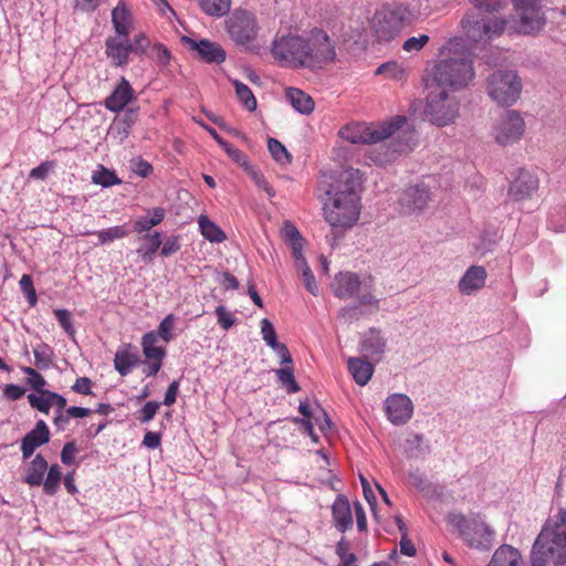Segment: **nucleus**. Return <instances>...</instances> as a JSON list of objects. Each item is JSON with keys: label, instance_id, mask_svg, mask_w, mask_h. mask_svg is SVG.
<instances>
[{"label": "nucleus", "instance_id": "55", "mask_svg": "<svg viewBox=\"0 0 566 566\" xmlns=\"http://www.w3.org/2000/svg\"><path fill=\"white\" fill-rule=\"evenodd\" d=\"M216 315H217L219 325L223 329H229L235 322L233 314L230 313L229 311H227V308L222 305H220L216 308Z\"/></svg>", "mask_w": 566, "mask_h": 566}, {"label": "nucleus", "instance_id": "53", "mask_svg": "<svg viewBox=\"0 0 566 566\" xmlns=\"http://www.w3.org/2000/svg\"><path fill=\"white\" fill-rule=\"evenodd\" d=\"M176 317L174 314H168L159 324L158 326V335L163 338L166 343L170 342L172 339L171 329L175 325Z\"/></svg>", "mask_w": 566, "mask_h": 566}, {"label": "nucleus", "instance_id": "14", "mask_svg": "<svg viewBox=\"0 0 566 566\" xmlns=\"http://www.w3.org/2000/svg\"><path fill=\"white\" fill-rule=\"evenodd\" d=\"M413 405L410 398L402 394H395L386 399V413L394 424H403L412 416Z\"/></svg>", "mask_w": 566, "mask_h": 566}, {"label": "nucleus", "instance_id": "2", "mask_svg": "<svg viewBox=\"0 0 566 566\" xmlns=\"http://www.w3.org/2000/svg\"><path fill=\"white\" fill-rule=\"evenodd\" d=\"M361 176L359 170L348 168L340 171L326 191L323 211L333 228L354 227L361 211Z\"/></svg>", "mask_w": 566, "mask_h": 566}, {"label": "nucleus", "instance_id": "31", "mask_svg": "<svg viewBox=\"0 0 566 566\" xmlns=\"http://www.w3.org/2000/svg\"><path fill=\"white\" fill-rule=\"evenodd\" d=\"M282 238L290 245L293 258L303 255L304 239L297 228L290 221H286L282 227Z\"/></svg>", "mask_w": 566, "mask_h": 566}, {"label": "nucleus", "instance_id": "27", "mask_svg": "<svg viewBox=\"0 0 566 566\" xmlns=\"http://www.w3.org/2000/svg\"><path fill=\"white\" fill-rule=\"evenodd\" d=\"M285 96L291 105L302 114H311L315 108L314 99L300 88H286Z\"/></svg>", "mask_w": 566, "mask_h": 566}, {"label": "nucleus", "instance_id": "58", "mask_svg": "<svg viewBox=\"0 0 566 566\" xmlns=\"http://www.w3.org/2000/svg\"><path fill=\"white\" fill-rule=\"evenodd\" d=\"M133 171L140 177H148L153 172V166L143 158L132 160Z\"/></svg>", "mask_w": 566, "mask_h": 566}, {"label": "nucleus", "instance_id": "38", "mask_svg": "<svg viewBox=\"0 0 566 566\" xmlns=\"http://www.w3.org/2000/svg\"><path fill=\"white\" fill-rule=\"evenodd\" d=\"M198 223L200 227L201 234L203 235L205 239L209 240L210 242L217 243L226 240L224 232L208 217L200 216Z\"/></svg>", "mask_w": 566, "mask_h": 566}, {"label": "nucleus", "instance_id": "46", "mask_svg": "<svg viewBox=\"0 0 566 566\" xmlns=\"http://www.w3.org/2000/svg\"><path fill=\"white\" fill-rule=\"evenodd\" d=\"M93 182L103 187H109L120 184V180L113 171L102 167L99 171L94 174Z\"/></svg>", "mask_w": 566, "mask_h": 566}, {"label": "nucleus", "instance_id": "7", "mask_svg": "<svg viewBox=\"0 0 566 566\" xmlns=\"http://www.w3.org/2000/svg\"><path fill=\"white\" fill-rule=\"evenodd\" d=\"M405 123V117H398L395 122L379 126H369L365 123H350L343 126L338 135L342 139L352 144H376L389 138Z\"/></svg>", "mask_w": 566, "mask_h": 566}, {"label": "nucleus", "instance_id": "47", "mask_svg": "<svg viewBox=\"0 0 566 566\" xmlns=\"http://www.w3.org/2000/svg\"><path fill=\"white\" fill-rule=\"evenodd\" d=\"M19 285L22 293L25 295L30 306H35L38 297L35 289L33 286L32 277L29 274H23L19 282Z\"/></svg>", "mask_w": 566, "mask_h": 566}, {"label": "nucleus", "instance_id": "63", "mask_svg": "<svg viewBox=\"0 0 566 566\" xmlns=\"http://www.w3.org/2000/svg\"><path fill=\"white\" fill-rule=\"evenodd\" d=\"M179 250H180L179 238L170 237L164 242L160 253L164 256H169V255L175 254Z\"/></svg>", "mask_w": 566, "mask_h": 566}, {"label": "nucleus", "instance_id": "48", "mask_svg": "<svg viewBox=\"0 0 566 566\" xmlns=\"http://www.w3.org/2000/svg\"><path fill=\"white\" fill-rule=\"evenodd\" d=\"M480 13L499 12L503 8V0H470Z\"/></svg>", "mask_w": 566, "mask_h": 566}, {"label": "nucleus", "instance_id": "21", "mask_svg": "<svg viewBox=\"0 0 566 566\" xmlns=\"http://www.w3.org/2000/svg\"><path fill=\"white\" fill-rule=\"evenodd\" d=\"M486 270L481 265H471L459 281L458 289L463 295H470L485 285Z\"/></svg>", "mask_w": 566, "mask_h": 566}, {"label": "nucleus", "instance_id": "5", "mask_svg": "<svg viewBox=\"0 0 566 566\" xmlns=\"http://www.w3.org/2000/svg\"><path fill=\"white\" fill-rule=\"evenodd\" d=\"M474 74L470 54L460 52L439 61L433 69L432 77L438 88H461L473 80Z\"/></svg>", "mask_w": 566, "mask_h": 566}, {"label": "nucleus", "instance_id": "30", "mask_svg": "<svg viewBox=\"0 0 566 566\" xmlns=\"http://www.w3.org/2000/svg\"><path fill=\"white\" fill-rule=\"evenodd\" d=\"M203 128L213 137V139L223 148V150L228 154V156L239 166L249 169V159L248 156L238 148H234L230 143L224 140L216 129L203 125Z\"/></svg>", "mask_w": 566, "mask_h": 566}, {"label": "nucleus", "instance_id": "62", "mask_svg": "<svg viewBox=\"0 0 566 566\" xmlns=\"http://www.w3.org/2000/svg\"><path fill=\"white\" fill-rule=\"evenodd\" d=\"M154 51L156 53L157 63L160 66H167L171 59V55H170V52L168 51V49L165 45L157 43L154 45Z\"/></svg>", "mask_w": 566, "mask_h": 566}, {"label": "nucleus", "instance_id": "50", "mask_svg": "<svg viewBox=\"0 0 566 566\" xmlns=\"http://www.w3.org/2000/svg\"><path fill=\"white\" fill-rule=\"evenodd\" d=\"M54 316L61 327L64 329V332L71 336L74 337L75 335V328L72 323V316L71 313L67 310H54Z\"/></svg>", "mask_w": 566, "mask_h": 566}, {"label": "nucleus", "instance_id": "61", "mask_svg": "<svg viewBox=\"0 0 566 566\" xmlns=\"http://www.w3.org/2000/svg\"><path fill=\"white\" fill-rule=\"evenodd\" d=\"M92 380L87 377H80L72 386V390L76 394L92 395Z\"/></svg>", "mask_w": 566, "mask_h": 566}, {"label": "nucleus", "instance_id": "3", "mask_svg": "<svg viewBox=\"0 0 566 566\" xmlns=\"http://www.w3.org/2000/svg\"><path fill=\"white\" fill-rule=\"evenodd\" d=\"M530 563L531 566L566 564V507H559L543 524L533 543Z\"/></svg>", "mask_w": 566, "mask_h": 566}, {"label": "nucleus", "instance_id": "33", "mask_svg": "<svg viewBox=\"0 0 566 566\" xmlns=\"http://www.w3.org/2000/svg\"><path fill=\"white\" fill-rule=\"evenodd\" d=\"M148 216L140 217L134 222V231L138 233H143L149 231L151 228L160 224L166 216V211L164 208L156 207L148 210Z\"/></svg>", "mask_w": 566, "mask_h": 566}, {"label": "nucleus", "instance_id": "45", "mask_svg": "<svg viewBox=\"0 0 566 566\" xmlns=\"http://www.w3.org/2000/svg\"><path fill=\"white\" fill-rule=\"evenodd\" d=\"M95 234L98 238V244H106L115 240L126 238L128 235V231L124 226H116L97 231Z\"/></svg>", "mask_w": 566, "mask_h": 566}, {"label": "nucleus", "instance_id": "25", "mask_svg": "<svg viewBox=\"0 0 566 566\" xmlns=\"http://www.w3.org/2000/svg\"><path fill=\"white\" fill-rule=\"evenodd\" d=\"M112 23L117 35L129 36L133 29V14L123 1L112 10Z\"/></svg>", "mask_w": 566, "mask_h": 566}, {"label": "nucleus", "instance_id": "39", "mask_svg": "<svg viewBox=\"0 0 566 566\" xmlns=\"http://www.w3.org/2000/svg\"><path fill=\"white\" fill-rule=\"evenodd\" d=\"M295 265L296 269L302 272L303 282L305 285V289L313 295H317L318 287L315 282L314 274L310 268V265L306 262V259L304 255H301L298 258H295Z\"/></svg>", "mask_w": 566, "mask_h": 566}, {"label": "nucleus", "instance_id": "20", "mask_svg": "<svg viewBox=\"0 0 566 566\" xmlns=\"http://www.w3.org/2000/svg\"><path fill=\"white\" fill-rule=\"evenodd\" d=\"M401 205L411 211L422 210L431 201V192L424 185H415L408 187L401 198Z\"/></svg>", "mask_w": 566, "mask_h": 566}, {"label": "nucleus", "instance_id": "28", "mask_svg": "<svg viewBox=\"0 0 566 566\" xmlns=\"http://www.w3.org/2000/svg\"><path fill=\"white\" fill-rule=\"evenodd\" d=\"M348 369L359 386H365L374 374V366L367 360L350 357L347 360Z\"/></svg>", "mask_w": 566, "mask_h": 566}, {"label": "nucleus", "instance_id": "56", "mask_svg": "<svg viewBox=\"0 0 566 566\" xmlns=\"http://www.w3.org/2000/svg\"><path fill=\"white\" fill-rule=\"evenodd\" d=\"M159 409V403L156 401H148L146 405L138 411V420L143 423L150 421Z\"/></svg>", "mask_w": 566, "mask_h": 566}, {"label": "nucleus", "instance_id": "59", "mask_svg": "<svg viewBox=\"0 0 566 566\" xmlns=\"http://www.w3.org/2000/svg\"><path fill=\"white\" fill-rule=\"evenodd\" d=\"M76 452L77 448L75 442H66L61 451V461L66 465L73 464L75 461Z\"/></svg>", "mask_w": 566, "mask_h": 566}, {"label": "nucleus", "instance_id": "19", "mask_svg": "<svg viewBox=\"0 0 566 566\" xmlns=\"http://www.w3.org/2000/svg\"><path fill=\"white\" fill-rule=\"evenodd\" d=\"M360 286L359 276L353 272H339L331 285L333 294L340 300L356 295Z\"/></svg>", "mask_w": 566, "mask_h": 566}, {"label": "nucleus", "instance_id": "35", "mask_svg": "<svg viewBox=\"0 0 566 566\" xmlns=\"http://www.w3.org/2000/svg\"><path fill=\"white\" fill-rule=\"evenodd\" d=\"M34 366L39 370H48L53 365L54 352L46 343H39L33 347Z\"/></svg>", "mask_w": 566, "mask_h": 566}, {"label": "nucleus", "instance_id": "10", "mask_svg": "<svg viewBox=\"0 0 566 566\" xmlns=\"http://www.w3.org/2000/svg\"><path fill=\"white\" fill-rule=\"evenodd\" d=\"M482 13H469L462 19L465 35L473 42L489 41L499 36L506 25V21L496 15L481 17Z\"/></svg>", "mask_w": 566, "mask_h": 566}, {"label": "nucleus", "instance_id": "13", "mask_svg": "<svg viewBox=\"0 0 566 566\" xmlns=\"http://www.w3.org/2000/svg\"><path fill=\"white\" fill-rule=\"evenodd\" d=\"M182 43L191 51L197 52L198 56L207 63H222L226 60V51L217 42L209 40H195L190 36H184Z\"/></svg>", "mask_w": 566, "mask_h": 566}, {"label": "nucleus", "instance_id": "42", "mask_svg": "<svg viewBox=\"0 0 566 566\" xmlns=\"http://www.w3.org/2000/svg\"><path fill=\"white\" fill-rule=\"evenodd\" d=\"M48 474L45 480L43 479V491L48 495H54L60 486V482L62 479V471L59 464H52L50 468L48 467Z\"/></svg>", "mask_w": 566, "mask_h": 566}, {"label": "nucleus", "instance_id": "29", "mask_svg": "<svg viewBox=\"0 0 566 566\" xmlns=\"http://www.w3.org/2000/svg\"><path fill=\"white\" fill-rule=\"evenodd\" d=\"M385 347L386 339L382 337L380 331L376 328H370L360 342L361 352L369 356L382 354Z\"/></svg>", "mask_w": 566, "mask_h": 566}, {"label": "nucleus", "instance_id": "18", "mask_svg": "<svg viewBox=\"0 0 566 566\" xmlns=\"http://www.w3.org/2000/svg\"><path fill=\"white\" fill-rule=\"evenodd\" d=\"M105 53L114 66H123L128 63L133 46L128 38L109 36L105 42Z\"/></svg>", "mask_w": 566, "mask_h": 566}, {"label": "nucleus", "instance_id": "34", "mask_svg": "<svg viewBox=\"0 0 566 566\" xmlns=\"http://www.w3.org/2000/svg\"><path fill=\"white\" fill-rule=\"evenodd\" d=\"M138 361L139 356L137 353L129 352L128 349H119L114 357V367L120 376H126Z\"/></svg>", "mask_w": 566, "mask_h": 566}, {"label": "nucleus", "instance_id": "49", "mask_svg": "<svg viewBox=\"0 0 566 566\" xmlns=\"http://www.w3.org/2000/svg\"><path fill=\"white\" fill-rule=\"evenodd\" d=\"M28 401L33 409L45 415L50 412L52 407V402L46 395L36 396L34 394H29Z\"/></svg>", "mask_w": 566, "mask_h": 566}, {"label": "nucleus", "instance_id": "16", "mask_svg": "<svg viewBox=\"0 0 566 566\" xmlns=\"http://www.w3.org/2000/svg\"><path fill=\"white\" fill-rule=\"evenodd\" d=\"M135 99V90L129 81L122 76L114 91L105 98L104 106L109 112L119 113Z\"/></svg>", "mask_w": 566, "mask_h": 566}, {"label": "nucleus", "instance_id": "17", "mask_svg": "<svg viewBox=\"0 0 566 566\" xmlns=\"http://www.w3.org/2000/svg\"><path fill=\"white\" fill-rule=\"evenodd\" d=\"M51 433L44 420L36 421L34 428L21 440V452L23 460L29 459L35 449L50 441Z\"/></svg>", "mask_w": 566, "mask_h": 566}, {"label": "nucleus", "instance_id": "12", "mask_svg": "<svg viewBox=\"0 0 566 566\" xmlns=\"http://www.w3.org/2000/svg\"><path fill=\"white\" fill-rule=\"evenodd\" d=\"M525 128L522 115L517 111L511 109L499 118L493 128V136L499 145H512L523 137Z\"/></svg>", "mask_w": 566, "mask_h": 566}, {"label": "nucleus", "instance_id": "24", "mask_svg": "<svg viewBox=\"0 0 566 566\" xmlns=\"http://www.w3.org/2000/svg\"><path fill=\"white\" fill-rule=\"evenodd\" d=\"M488 566H525V563L517 548L503 544L495 549Z\"/></svg>", "mask_w": 566, "mask_h": 566}, {"label": "nucleus", "instance_id": "9", "mask_svg": "<svg viewBox=\"0 0 566 566\" xmlns=\"http://www.w3.org/2000/svg\"><path fill=\"white\" fill-rule=\"evenodd\" d=\"M522 83L513 71H500L493 73L488 81L490 97L500 105H512L521 95Z\"/></svg>", "mask_w": 566, "mask_h": 566}, {"label": "nucleus", "instance_id": "52", "mask_svg": "<svg viewBox=\"0 0 566 566\" xmlns=\"http://www.w3.org/2000/svg\"><path fill=\"white\" fill-rule=\"evenodd\" d=\"M429 40L430 39L427 34H420L419 36H411V38H408L403 42L402 49L406 52H413V51L418 52L428 44Z\"/></svg>", "mask_w": 566, "mask_h": 566}, {"label": "nucleus", "instance_id": "60", "mask_svg": "<svg viewBox=\"0 0 566 566\" xmlns=\"http://www.w3.org/2000/svg\"><path fill=\"white\" fill-rule=\"evenodd\" d=\"M24 394L25 389L14 384L6 385L3 388V396L10 401L21 399L24 396Z\"/></svg>", "mask_w": 566, "mask_h": 566}, {"label": "nucleus", "instance_id": "40", "mask_svg": "<svg viewBox=\"0 0 566 566\" xmlns=\"http://www.w3.org/2000/svg\"><path fill=\"white\" fill-rule=\"evenodd\" d=\"M20 370L27 376L25 384L39 395H43L44 391H49L44 388L46 380L39 373V369L29 366H21Z\"/></svg>", "mask_w": 566, "mask_h": 566}, {"label": "nucleus", "instance_id": "8", "mask_svg": "<svg viewBox=\"0 0 566 566\" xmlns=\"http://www.w3.org/2000/svg\"><path fill=\"white\" fill-rule=\"evenodd\" d=\"M226 30L237 45L251 51L259 48L256 40L260 27L254 13L235 9L226 20Z\"/></svg>", "mask_w": 566, "mask_h": 566}, {"label": "nucleus", "instance_id": "1", "mask_svg": "<svg viewBox=\"0 0 566 566\" xmlns=\"http://www.w3.org/2000/svg\"><path fill=\"white\" fill-rule=\"evenodd\" d=\"M274 62L284 69L319 72L336 61V42L322 28L305 34L276 33L270 45Z\"/></svg>", "mask_w": 566, "mask_h": 566}, {"label": "nucleus", "instance_id": "57", "mask_svg": "<svg viewBox=\"0 0 566 566\" xmlns=\"http://www.w3.org/2000/svg\"><path fill=\"white\" fill-rule=\"evenodd\" d=\"M130 43L133 46V53L145 54L150 45V40L145 33L140 32L137 35H135L133 42Z\"/></svg>", "mask_w": 566, "mask_h": 566}, {"label": "nucleus", "instance_id": "51", "mask_svg": "<svg viewBox=\"0 0 566 566\" xmlns=\"http://www.w3.org/2000/svg\"><path fill=\"white\" fill-rule=\"evenodd\" d=\"M261 334H262L263 340L271 348L279 343L277 338H276V333H275L274 326L268 318H263L261 321Z\"/></svg>", "mask_w": 566, "mask_h": 566}, {"label": "nucleus", "instance_id": "23", "mask_svg": "<svg viewBox=\"0 0 566 566\" xmlns=\"http://www.w3.org/2000/svg\"><path fill=\"white\" fill-rule=\"evenodd\" d=\"M494 533L484 524H473L462 531V538L470 547L488 548L493 541Z\"/></svg>", "mask_w": 566, "mask_h": 566}, {"label": "nucleus", "instance_id": "43", "mask_svg": "<svg viewBox=\"0 0 566 566\" xmlns=\"http://www.w3.org/2000/svg\"><path fill=\"white\" fill-rule=\"evenodd\" d=\"M232 84L235 88V94L239 101L248 111H254L256 108V98L250 87L239 80H232Z\"/></svg>", "mask_w": 566, "mask_h": 566}, {"label": "nucleus", "instance_id": "15", "mask_svg": "<svg viewBox=\"0 0 566 566\" xmlns=\"http://www.w3.org/2000/svg\"><path fill=\"white\" fill-rule=\"evenodd\" d=\"M538 186L539 180L534 174L521 169L509 187V196L515 201H522L531 198L537 191Z\"/></svg>", "mask_w": 566, "mask_h": 566}, {"label": "nucleus", "instance_id": "32", "mask_svg": "<svg viewBox=\"0 0 566 566\" xmlns=\"http://www.w3.org/2000/svg\"><path fill=\"white\" fill-rule=\"evenodd\" d=\"M376 75H381L386 80L395 82H406L408 78V70L397 61H389L380 64L375 71Z\"/></svg>", "mask_w": 566, "mask_h": 566}, {"label": "nucleus", "instance_id": "6", "mask_svg": "<svg viewBox=\"0 0 566 566\" xmlns=\"http://www.w3.org/2000/svg\"><path fill=\"white\" fill-rule=\"evenodd\" d=\"M460 112V102L444 88H431L426 97L424 117L438 127L454 123Z\"/></svg>", "mask_w": 566, "mask_h": 566}, {"label": "nucleus", "instance_id": "4", "mask_svg": "<svg viewBox=\"0 0 566 566\" xmlns=\"http://www.w3.org/2000/svg\"><path fill=\"white\" fill-rule=\"evenodd\" d=\"M417 20L410 6L398 3L382 6L371 19V29L380 42H389L400 34L405 27Z\"/></svg>", "mask_w": 566, "mask_h": 566}, {"label": "nucleus", "instance_id": "36", "mask_svg": "<svg viewBox=\"0 0 566 566\" xmlns=\"http://www.w3.org/2000/svg\"><path fill=\"white\" fill-rule=\"evenodd\" d=\"M144 240H147L149 243L147 245H142L137 249L138 255L145 262H151L155 253L163 244L161 234L158 231H154L151 233H146L143 237Z\"/></svg>", "mask_w": 566, "mask_h": 566}, {"label": "nucleus", "instance_id": "22", "mask_svg": "<svg viewBox=\"0 0 566 566\" xmlns=\"http://www.w3.org/2000/svg\"><path fill=\"white\" fill-rule=\"evenodd\" d=\"M332 516L335 527L345 533L353 526L350 504L344 495H337L332 505Z\"/></svg>", "mask_w": 566, "mask_h": 566}, {"label": "nucleus", "instance_id": "11", "mask_svg": "<svg viewBox=\"0 0 566 566\" xmlns=\"http://www.w3.org/2000/svg\"><path fill=\"white\" fill-rule=\"evenodd\" d=\"M518 18L515 30L523 34H534L539 32L546 18L543 11V0H511Z\"/></svg>", "mask_w": 566, "mask_h": 566}, {"label": "nucleus", "instance_id": "44", "mask_svg": "<svg viewBox=\"0 0 566 566\" xmlns=\"http://www.w3.org/2000/svg\"><path fill=\"white\" fill-rule=\"evenodd\" d=\"M268 149L275 161L281 165L290 164L292 156L285 148V146L277 139L270 137L268 139Z\"/></svg>", "mask_w": 566, "mask_h": 566}, {"label": "nucleus", "instance_id": "26", "mask_svg": "<svg viewBox=\"0 0 566 566\" xmlns=\"http://www.w3.org/2000/svg\"><path fill=\"white\" fill-rule=\"evenodd\" d=\"M48 470V461L38 453L27 465L22 482L30 486H40Z\"/></svg>", "mask_w": 566, "mask_h": 566}, {"label": "nucleus", "instance_id": "54", "mask_svg": "<svg viewBox=\"0 0 566 566\" xmlns=\"http://www.w3.org/2000/svg\"><path fill=\"white\" fill-rule=\"evenodd\" d=\"M349 549H350L349 542L345 537H342L336 545V554L339 557L340 562H356L357 560L356 555L354 553H350Z\"/></svg>", "mask_w": 566, "mask_h": 566}, {"label": "nucleus", "instance_id": "41", "mask_svg": "<svg viewBox=\"0 0 566 566\" xmlns=\"http://www.w3.org/2000/svg\"><path fill=\"white\" fill-rule=\"evenodd\" d=\"M275 375L281 385L286 388L287 392L295 394L301 390V387L294 377L293 365H285V367L276 369Z\"/></svg>", "mask_w": 566, "mask_h": 566}, {"label": "nucleus", "instance_id": "64", "mask_svg": "<svg viewBox=\"0 0 566 566\" xmlns=\"http://www.w3.org/2000/svg\"><path fill=\"white\" fill-rule=\"evenodd\" d=\"M54 166V163L53 161H44L42 163L41 165H39L38 167L33 168L31 171H30V175L29 177L32 178V179H40V180H43L46 178L50 169Z\"/></svg>", "mask_w": 566, "mask_h": 566}, {"label": "nucleus", "instance_id": "37", "mask_svg": "<svg viewBox=\"0 0 566 566\" xmlns=\"http://www.w3.org/2000/svg\"><path fill=\"white\" fill-rule=\"evenodd\" d=\"M200 9L210 17L226 15L231 8V0H198Z\"/></svg>", "mask_w": 566, "mask_h": 566}]
</instances>
